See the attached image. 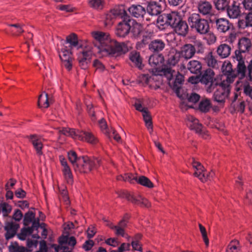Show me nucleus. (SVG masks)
Instances as JSON below:
<instances>
[{"label": "nucleus", "instance_id": "nucleus-1", "mask_svg": "<svg viewBox=\"0 0 252 252\" xmlns=\"http://www.w3.org/2000/svg\"><path fill=\"white\" fill-rule=\"evenodd\" d=\"M92 35L97 53L102 56L108 55L117 58L128 51V48L124 43H119L111 39L104 32H93Z\"/></svg>", "mask_w": 252, "mask_h": 252}, {"label": "nucleus", "instance_id": "nucleus-2", "mask_svg": "<svg viewBox=\"0 0 252 252\" xmlns=\"http://www.w3.org/2000/svg\"><path fill=\"white\" fill-rule=\"evenodd\" d=\"M156 66L151 70L152 75L150 76H145L146 83L152 88L156 89L159 88L161 84V77L165 76L168 80H170L173 77L174 71H172L171 66L168 65H173L175 64H162L160 65H158L159 64H155Z\"/></svg>", "mask_w": 252, "mask_h": 252}, {"label": "nucleus", "instance_id": "nucleus-3", "mask_svg": "<svg viewBox=\"0 0 252 252\" xmlns=\"http://www.w3.org/2000/svg\"><path fill=\"white\" fill-rule=\"evenodd\" d=\"M248 77L245 76L246 67L245 64H238V75H240V80L237 81L236 85L237 91H243L244 93L252 98V64H249Z\"/></svg>", "mask_w": 252, "mask_h": 252}, {"label": "nucleus", "instance_id": "nucleus-4", "mask_svg": "<svg viewBox=\"0 0 252 252\" xmlns=\"http://www.w3.org/2000/svg\"><path fill=\"white\" fill-rule=\"evenodd\" d=\"M188 22L192 31L199 34H206L210 31L208 21L201 18L198 13L190 14L188 18Z\"/></svg>", "mask_w": 252, "mask_h": 252}, {"label": "nucleus", "instance_id": "nucleus-5", "mask_svg": "<svg viewBox=\"0 0 252 252\" xmlns=\"http://www.w3.org/2000/svg\"><path fill=\"white\" fill-rule=\"evenodd\" d=\"M60 132L63 135L71 136L75 139L86 141L91 144H95L97 142V139L90 132L86 131H79L72 128H63Z\"/></svg>", "mask_w": 252, "mask_h": 252}, {"label": "nucleus", "instance_id": "nucleus-6", "mask_svg": "<svg viewBox=\"0 0 252 252\" xmlns=\"http://www.w3.org/2000/svg\"><path fill=\"white\" fill-rule=\"evenodd\" d=\"M100 165V160L98 158L91 159L87 157H79L78 165H75V171L81 173H88Z\"/></svg>", "mask_w": 252, "mask_h": 252}, {"label": "nucleus", "instance_id": "nucleus-7", "mask_svg": "<svg viewBox=\"0 0 252 252\" xmlns=\"http://www.w3.org/2000/svg\"><path fill=\"white\" fill-rule=\"evenodd\" d=\"M238 50L235 52L234 58L238 63H245L246 53L252 49V44L250 39L247 37H242L239 40L238 43Z\"/></svg>", "mask_w": 252, "mask_h": 252}, {"label": "nucleus", "instance_id": "nucleus-8", "mask_svg": "<svg viewBox=\"0 0 252 252\" xmlns=\"http://www.w3.org/2000/svg\"><path fill=\"white\" fill-rule=\"evenodd\" d=\"M193 168L195 170L193 174L194 176L198 178L202 182H205L208 180H211L214 177L215 174L213 171L207 173L205 168L201 163L196 160L192 158L190 160Z\"/></svg>", "mask_w": 252, "mask_h": 252}, {"label": "nucleus", "instance_id": "nucleus-9", "mask_svg": "<svg viewBox=\"0 0 252 252\" xmlns=\"http://www.w3.org/2000/svg\"><path fill=\"white\" fill-rule=\"evenodd\" d=\"M128 10L132 17L136 18L143 24L148 25L151 22V18L147 16L146 8L140 4H133L128 8Z\"/></svg>", "mask_w": 252, "mask_h": 252}, {"label": "nucleus", "instance_id": "nucleus-10", "mask_svg": "<svg viewBox=\"0 0 252 252\" xmlns=\"http://www.w3.org/2000/svg\"><path fill=\"white\" fill-rule=\"evenodd\" d=\"M122 20L116 28L115 34L118 37H125L130 33V24L134 22V20L127 13L123 15Z\"/></svg>", "mask_w": 252, "mask_h": 252}, {"label": "nucleus", "instance_id": "nucleus-11", "mask_svg": "<svg viewBox=\"0 0 252 252\" xmlns=\"http://www.w3.org/2000/svg\"><path fill=\"white\" fill-rule=\"evenodd\" d=\"M209 21L212 25H215L217 30L220 32L225 33L233 28L232 24L228 20L221 18H217L216 15H212L209 18Z\"/></svg>", "mask_w": 252, "mask_h": 252}, {"label": "nucleus", "instance_id": "nucleus-12", "mask_svg": "<svg viewBox=\"0 0 252 252\" xmlns=\"http://www.w3.org/2000/svg\"><path fill=\"white\" fill-rule=\"evenodd\" d=\"M230 84L226 82H221L219 85L214 94V99L218 102H223L229 95L230 87Z\"/></svg>", "mask_w": 252, "mask_h": 252}, {"label": "nucleus", "instance_id": "nucleus-13", "mask_svg": "<svg viewBox=\"0 0 252 252\" xmlns=\"http://www.w3.org/2000/svg\"><path fill=\"white\" fill-rule=\"evenodd\" d=\"M187 120L188 122V125L191 130H195V132L204 138H207L208 136L207 132L203 129L202 125L200 124L198 120L191 115L188 116Z\"/></svg>", "mask_w": 252, "mask_h": 252}, {"label": "nucleus", "instance_id": "nucleus-14", "mask_svg": "<svg viewBox=\"0 0 252 252\" xmlns=\"http://www.w3.org/2000/svg\"><path fill=\"white\" fill-rule=\"evenodd\" d=\"M214 72L211 69H208L206 70L201 79V82L206 85L208 93L212 92L213 89L218 85L216 80H214Z\"/></svg>", "mask_w": 252, "mask_h": 252}, {"label": "nucleus", "instance_id": "nucleus-15", "mask_svg": "<svg viewBox=\"0 0 252 252\" xmlns=\"http://www.w3.org/2000/svg\"><path fill=\"white\" fill-rule=\"evenodd\" d=\"M123 7H116L111 10L105 16V23L106 25H111L115 19L120 17L123 18V15L126 14Z\"/></svg>", "mask_w": 252, "mask_h": 252}, {"label": "nucleus", "instance_id": "nucleus-16", "mask_svg": "<svg viewBox=\"0 0 252 252\" xmlns=\"http://www.w3.org/2000/svg\"><path fill=\"white\" fill-rule=\"evenodd\" d=\"M238 64L237 65V66ZM222 70L223 75L226 77L225 79L222 80V82H226L228 84H231L234 82L235 78L237 76L239 77V80H240V75H238V69L237 70V74L236 71L233 70L232 67V64H222Z\"/></svg>", "mask_w": 252, "mask_h": 252}, {"label": "nucleus", "instance_id": "nucleus-17", "mask_svg": "<svg viewBox=\"0 0 252 252\" xmlns=\"http://www.w3.org/2000/svg\"><path fill=\"white\" fill-rule=\"evenodd\" d=\"M146 11L147 13V16L150 17L151 19H152L154 17H156L160 13L161 7L157 4V2L151 1L147 4ZM154 23V21L152 20L151 22L150 23Z\"/></svg>", "mask_w": 252, "mask_h": 252}, {"label": "nucleus", "instance_id": "nucleus-18", "mask_svg": "<svg viewBox=\"0 0 252 252\" xmlns=\"http://www.w3.org/2000/svg\"><path fill=\"white\" fill-rule=\"evenodd\" d=\"M198 11L204 16H209L215 15L213 13V7L212 4L207 1H200L197 5Z\"/></svg>", "mask_w": 252, "mask_h": 252}, {"label": "nucleus", "instance_id": "nucleus-19", "mask_svg": "<svg viewBox=\"0 0 252 252\" xmlns=\"http://www.w3.org/2000/svg\"><path fill=\"white\" fill-rule=\"evenodd\" d=\"M65 43L69 44L68 48L70 49L76 48L77 49L83 48V45L78 41L76 34L72 33L66 37Z\"/></svg>", "mask_w": 252, "mask_h": 252}, {"label": "nucleus", "instance_id": "nucleus-20", "mask_svg": "<svg viewBox=\"0 0 252 252\" xmlns=\"http://www.w3.org/2000/svg\"><path fill=\"white\" fill-rule=\"evenodd\" d=\"M19 228V224L16 222H8L5 226V230L6 231L5 237L6 239H9L14 237Z\"/></svg>", "mask_w": 252, "mask_h": 252}, {"label": "nucleus", "instance_id": "nucleus-21", "mask_svg": "<svg viewBox=\"0 0 252 252\" xmlns=\"http://www.w3.org/2000/svg\"><path fill=\"white\" fill-rule=\"evenodd\" d=\"M226 11L228 16L230 18H236L240 14V3L234 1L231 5H228Z\"/></svg>", "mask_w": 252, "mask_h": 252}, {"label": "nucleus", "instance_id": "nucleus-22", "mask_svg": "<svg viewBox=\"0 0 252 252\" xmlns=\"http://www.w3.org/2000/svg\"><path fill=\"white\" fill-rule=\"evenodd\" d=\"M31 142L32 143L38 155H42V149L43 148L42 139L37 135H31L30 136Z\"/></svg>", "mask_w": 252, "mask_h": 252}, {"label": "nucleus", "instance_id": "nucleus-23", "mask_svg": "<svg viewBox=\"0 0 252 252\" xmlns=\"http://www.w3.org/2000/svg\"><path fill=\"white\" fill-rule=\"evenodd\" d=\"M71 50L65 46L62 49L59 53V56L63 62L66 63H71L72 62Z\"/></svg>", "mask_w": 252, "mask_h": 252}, {"label": "nucleus", "instance_id": "nucleus-24", "mask_svg": "<svg viewBox=\"0 0 252 252\" xmlns=\"http://www.w3.org/2000/svg\"><path fill=\"white\" fill-rule=\"evenodd\" d=\"M174 12L164 13L159 15L157 19V22L161 26H169L173 17Z\"/></svg>", "mask_w": 252, "mask_h": 252}, {"label": "nucleus", "instance_id": "nucleus-25", "mask_svg": "<svg viewBox=\"0 0 252 252\" xmlns=\"http://www.w3.org/2000/svg\"><path fill=\"white\" fill-rule=\"evenodd\" d=\"M194 54L195 49L192 44H187L183 47L181 55L183 59H190Z\"/></svg>", "mask_w": 252, "mask_h": 252}, {"label": "nucleus", "instance_id": "nucleus-26", "mask_svg": "<svg viewBox=\"0 0 252 252\" xmlns=\"http://www.w3.org/2000/svg\"><path fill=\"white\" fill-rule=\"evenodd\" d=\"M165 47L164 42L161 39H155L151 42L149 45V49L155 52L162 51Z\"/></svg>", "mask_w": 252, "mask_h": 252}, {"label": "nucleus", "instance_id": "nucleus-27", "mask_svg": "<svg viewBox=\"0 0 252 252\" xmlns=\"http://www.w3.org/2000/svg\"><path fill=\"white\" fill-rule=\"evenodd\" d=\"M231 47L226 44H221L219 46L217 53L221 58L227 57L230 54Z\"/></svg>", "mask_w": 252, "mask_h": 252}, {"label": "nucleus", "instance_id": "nucleus-28", "mask_svg": "<svg viewBox=\"0 0 252 252\" xmlns=\"http://www.w3.org/2000/svg\"><path fill=\"white\" fill-rule=\"evenodd\" d=\"M50 101L48 98V94L45 92H43L38 97V105L41 108H47L49 106Z\"/></svg>", "mask_w": 252, "mask_h": 252}, {"label": "nucleus", "instance_id": "nucleus-29", "mask_svg": "<svg viewBox=\"0 0 252 252\" xmlns=\"http://www.w3.org/2000/svg\"><path fill=\"white\" fill-rule=\"evenodd\" d=\"M184 76L178 71V74L176 75L175 80L174 83V85L172 87L173 89L175 91L177 95L179 96V91L181 88L180 85L183 83L184 79Z\"/></svg>", "mask_w": 252, "mask_h": 252}, {"label": "nucleus", "instance_id": "nucleus-30", "mask_svg": "<svg viewBox=\"0 0 252 252\" xmlns=\"http://www.w3.org/2000/svg\"><path fill=\"white\" fill-rule=\"evenodd\" d=\"M92 57V52L90 50H83L78 54V59L79 63L90 62Z\"/></svg>", "mask_w": 252, "mask_h": 252}, {"label": "nucleus", "instance_id": "nucleus-31", "mask_svg": "<svg viewBox=\"0 0 252 252\" xmlns=\"http://www.w3.org/2000/svg\"><path fill=\"white\" fill-rule=\"evenodd\" d=\"M189 25L187 23L183 20L177 28H176L175 32L179 35L186 36L189 32Z\"/></svg>", "mask_w": 252, "mask_h": 252}, {"label": "nucleus", "instance_id": "nucleus-32", "mask_svg": "<svg viewBox=\"0 0 252 252\" xmlns=\"http://www.w3.org/2000/svg\"><path fill=\"white\" fill-rule=\"evenodd\" d=\"M131 30L130 32L134 38L138 37L142 31L141 25L134 20V22L130 24Z\"/></svg>", "mask_w": 252, "mask_h": 252}, {"label": "nucleus", "instance_id": "nucleus-33", "mask_svg": "<svg viewBox=\"0 0 252 252\" xmlns=\"http://www.w3.org/2000/svg\"><path fill=\"white\" fill-rule=\"evenodd\" d=\"M215 8L219 11L223 12L226 11L229 3L228 0H213Z\"/></svg>", "mask_w": 252, "mask_h": 252}, {"label": "nucleus", "instance_id": "nucleus-34", "mask_svg": "<svg viewBox=\"0 0 252 252\" xmlns=\"http://www.w3.org/2000/svg\"><path fill=\"white\" fill-rule=\"evenodd\" d=\"M62 171L65 180L68 184L71 185L73 182V176L70 167L68 165L63 166Z\"/></svg>", "mask_w": 252, "mask_h": 252}, {"label": "nucleus", "instance_id": "nucleus-35", "mask_svg": "<svg viewBox=\"0 0 252 252\" xmlns=\"http://www.w3.org/2000/svg\"><path fill=\"white\" fill-rule=\"evenodd\" d=\"M142 116L143 120L145 123V125L149 131V132L151 134L153 132V128L152 118L149 112L148 111L147 112H144V113L142 114Z\"/></svg>", "mask_w": 252, "mask_h": 252}, {"label": "nucleus", "instance_id": "nucleus-36", "mask_svg": "<svg viewBox=\"0 0 252 252\" xmlns=\"http://www.w3.org/2000/svg\"><path fill=\"white\" fill-rule=\"evenodd\" d=\"M183 21V19L177 13L174 12L173 17L171 19L169 26L173 29L175 32L176 28H177L181 22Z\"/></svg>", "mask_w": 252, "mask_h": 252}, {"label": "nucleus", "instance_id": "nucleus-37", "mask_svg": "<svg viewBox=\"0 0 252 252\" xmlns=\"http://www.w3.org/2000/svg\"><path fill=\"white\" fill-rule=\"evenodd\" d=\"M183 59L180 52L170 53L168 55L167 63H178L179 62H183Z\"/></svg>", "mask_w": 252, "mask_h": 252}, {"label": "nucleus", "instance_id": "nucleus-38", "mask_svg": "<svg viewBox=\"0 0 252 252\" xmlns=\"http://www.w3.org/2000/svg\"><path fill=\"white\" fill-rule=\"evenodd\" d=\"M129 59L133 63H142L143 59L139 52L134 50L129 54Z\"/></svg>", "mask_w": 252, "mask_h": 252}, {"label": "nucleus", "instance_id": "nucleus-39", "mask_svg": "<svg viewBox=\"0 0 252 252\" xmlns=\"http://www.w3.org/2000/svg\"><path fill=\"white\" fill-rule=\"evenodd\" d=\"M137 183L140 185L148 188H152L154 185L152 182L146 177L144 176H139L137 178Z\"/></svg>", "mask_w": 252, "mask_h": 252}, {"label": "nucleus", "instance_id": "nucleus-40", "mask_svg": "<svg viewBox=\"0 0 252 252\" xmlns=\"http://www.w3.org/2000/svg\"><path fill=\"white\" fill-rule=\"evenodd\" d=\"M118 195L119 197L126 199L127 200L133 202H137L138 200L136 199L135 196L131 194L127 190H121L119 192Z\"/></svg>", "mask_w": 252, "mask_h": 252}, {"label": "nucleus", "instance_id": "nucleus-41", "mask_svg": "<svg viewBox=\"0 0 252 252\" xmlns=\"http://www.w3.org/2000/svg\"><path fill=\"white\" fill-rule=\"evenodd\" d=\"M201 64H187V69L191 73L200 74L201 72Z\"/></svg>", "mask_w": 252, "mask_h": 252}, {"label": "nucleus", "instance_id": "nucleus-42", "mask_svg": "<svg viewBox=\"0 0 252 252\" xmlns=\"http://www.w3.org/2000/svg\"><path fill=\"white\" fill-rule=\"evenodd\" d=\"M211 108V103L209 99L202 100L199 104V109L202 112H208Z\"/></svg>", "mask_w": 252, "mask_h": 252}, {"label": "nucleus", "instance_id": "nucleus-43", "mask_svg": "<svg viewBox=\"0 0 252 252\" xmlns=\"http://www.w3.org/2000/svg\"><path fill=\"white\" fill-rule=\"evenodd\" d=\"M12 210V207L6 202H3L0 205V212H1L3 216L6 217L10 213Z\"/></svg>", "mask_w": 252, "mask_h": 252}, {"label": "nucleus", "instance_id": "nucleus-44", "mask_svg": "<svg viewBox=\"0 0 252 252\" xmlns=\"http://www.w3.org/2000/svg\"><path fill=\"white\" fill-rule=\"evenodd\" d=\"M164 60L162 54H155L150 57L149 63H164Z\"/></svg>", "mask_w": 252, "mask_h": 252}, {"label": "nucleus", "instance_id": "nucleus-45", "mask_svg": "<svg viewBox=\"0 0 252 252\" xmlns=\"http://www.w3.org/2000/svg\"><path fill=\"white\" fill-rule=\"evenodd\" d=\"M68 156L69 160L75 169V165H78V159L79 158L77 157L76 153L73 151H71L68 153Z\"/></svg>", "mask_w": 252, "mask_h": 252}, {"label": "nucleus", "instance_id": "nucleus-46", "mask_svg": "<svg viewBox=\"0 0 252 252\" xmlns=\"http://www.w3.org/2000/svg\"><path fill=\"white\" fill-rule=\"evenodd\" d=\"M106 225L112 229L115 230V234L117 235H121L123 237L125 236V229L117 225H113L111 222H108Z\"/></svg>", "mask_w": 252, "mask_h": 252}, {"label": "nucleus", "instance_id": "nucleus-47", "mask_svg": "<svg viewBox=\"0 0 252 252\" xmlns=\"http://www.w3.org/2000/svg\"><path fill=\"white\" fill-rule=\"evenodd\" d=\"M135 198L138 201L137 202H133L132 203L139 205L143 207H149L150 206V204L149 201L146 199L142 197L141 195L135 196Z\"/></svg>", "mask_w": 252, "mask_h": 252}, {"label": "nucleus", "instance_id": "nucleus-48", "mask_svg": "<svg viewBox=\"0 0 252 252\" xmlns=\"http://www.w3.org/2000/svg\"><path fill=\"white\" fill-rule=\"evenodd\" d=\"M34 218V214L32 212H28L27 213L24 218V224L25 225H29Z\"/></svg>", "mask_w": 252, "mask_h": 252}, {"label": "nucleus", "instance_id": "nucleus-49", "mask_svg": "<svg viewBox=\"0 0 252 252\" xmlns=\"http://www.w3.org/2000/svg\"><path fill=\"white\" fill-rule=\"evenodd\" d=\"M102 0H90L89 4L91 7L95 9H101L103 7Z\"/></svg>", "mask_w": 252, "mask_h": 252}, {"label": "nucleus", "instance_id": "nucleus-50", "mask_svg": "<svg viewBox=\"0 0 252 252\" xmlns=\"http://www.w3.org/2000/svg\"><path fill=\"white\" fill-rule=\"evenodd\" d=\"M33 230L32 226L23 228L21 233L19 236V238L22 240H24L27 235H30L33 233Z\"/></svg>", "mask_w": 252, "mask_h": 252}, {"label": "nucleus", "instance_id": "nucleus-51", "mask_svg": "<svg viewBox=\"0 0 252 252\" xmlns=\"http://www.w3.org/2000/svg\"><path fill=\"white\" fill-rule=\"evenodd\" d=\"M200 231L202 234V236L205 245L208 246L209 245V239L207 237V232L205 228L201 224H199Z\"/></svg>", "mask_w": 252, "mask_h": 252}, {"label": "nucleus", "instance_id": "nucleus-52", "mask_svg": "<svg viewBox=\"0 0 252 252\" xmlns=\"http://www.w3.org/2000/svg\"><path fill=\"white\" fill-rule=\"evenodd\" d=\"M149 38L147 36L144 37L140 41H138L136 44V48L138 50L144 48L149 43Z\"/></svg>", "mask_w": 252, "mask_h": 252}, {"label": "nucleus", "instance_id": "nucleus-53", "mask_svg": "<svg viewBox=\"0 0 252 252\" xmlns=\"http://www.w3.org/2000/svg\"><path fill=\"white\" fill-rule=\"evenodd\" d=\"M137 176L131 173H126L125 174V181L128 182L131 184H133L135 182H137Z\"/></svg>", "mask_w": 252, "mask_h": 252}, {"label": "nucleus", "instance_id": "nucleus-54", "mask_svg": "<svg viewBox=\"0 0 252 252\" xmlns=\"http://www.w3.org/2000/svg\"><path fill=\"white\" fill-rule=\"evenodd\" d=\"M195 49V53H202L204 52V45L200 41H196L194 43L193 45Z\"/></svg>", "mask_w": 252, "mask_h": 252}, {"label": "nucleus", "instance_id": "nucleus-55", "mask_svg": "<svg viewBox=\"0 0 252 252\" xmlns=\"http://www.w3.org/2000/svg\"><path fill=\"white\" fill-rule=\"evenodd\" d=\"M98 124L99 127L103 132L106 134L108 133L109 130L105 120L104 119H101L98 121Z\"/></svg>", "mask_w": 252, "mask_h": 252}, {"label": "nucleus", "instance_id": "nucleus-56", "mask_svg": "<svg viewBox=\"0 0 252 252\" xmlns=\"http://www.w3.org/2000/svg\"><path fill=\"white\" fill-rule=\"evenodd\" d=\"M86 105L88 113L91 118V120L93 121H95L96 118L95 116L94 111L92 104L91 103H86Z\"/></svg>", "mask_w": 252, "mask_h": 252}, {"label": "nucleus", "instance_id": "nucleus-57", "mask_svg": "<svg viewBox=\"0 0 252 252\" xmlns=\"http://www.w3.org/2000/svg\"><path fill=\"white\" fill-rule=\"evenodd\" d=\"M200 99V96L196 93H191L188 97L189 102L195 103L198 101Z\"/></svg>", "mask_w": 252, "mask_h": 252}, {"label": "nucleus", "instance_id": "nucleus-58", "mask_svg": "<svg viewBox=\"0 0 252 252\" xmlns=\"http://www.w3.org/2000/svg\"><path fill=\"white\" fill-rule=\"evenodd\" d=\"M106 134L110 137H113L117 141H119L121 140L119 135L113 128H111V131L110 132L108 131V133Z\"/></svg>", "mask_w": 252, "mask_h": 252}, {"label": "nucleus", "instance_id": "nucleus-59", "mask_svg": "<svg viewBox=\"0 0 252 252\" xmlns=\"http://www.w3.org/2000/svg\"><path fill=\"white\" fill-rule=\"evenodd\" d=\"M204 60L207 62L206 63H217V61L212 55V52H210L207 56H205Z\"/></svg>", "mask_w": 252, "mask_h": 252}, {"label": "nucleus", "instance_id": "nucleus-60", "mask_svg": "<svg viewBox=\"0 0 252 252\" xmlns=\"http://www.w3.org/2000/svg\"><path fill=\"white\" fill-rule=\"evenodd\" d=\"M131 245L133 249L136 251L142 252L141 244L139 241L133 240L131 242Z\"/></svg>", "mask_w": 252, "mask_h": 252}, {"label": "nucleus", "instance_id": "nucleus-61", "mask_svg": "<svg viewBox=\"0 0 252 252\" xmlns=\"http://www.w3.org/2000/svg\"><path fill=\"white\" fill-rule=\"evenodd\" d=\"M242 3L246 10H252V0H243Z\"/></svg>", "mask_w": 252, "mask_h": 252}, {"label": "nucleus", "instance_id": "nucleus-62", "mask_svg": "<svg viewBox=\"0 0 252 252\" xmlns=\"http://www.w3.org/2000/svg\"><path fill=\"white\" fill-rule=\"evenodd\" d=\"M246 27H252V11L249 12L246 17Z\"/></svg>", "mask_w": 252, "mask_h": 252}, {"label": "nucleus", "instance_id": "nucleus-63", "mask_svg": "<svg viewBox=\"0 0 252 252\" xmlns=\"http://www.w3.org/2000/svg\"><path fill=\"white\" fill-rule=\"evenodd\" d=\"M94 243L93 240L86 241L83 245V248L86 251L90 250L94 246Z\"/></svg>", "mask_w": 252, "mask_h": 252}, {"label": "nucleus", "instance_id": "nucleus-64", "mask_svg": "<svg viewBox=\"0 0 252 252\" xmlns=\"http://www.w3.org/2000/svg\"><path fill=\"white\" fill-rule=\"evenodd\" d=\"M23 217V214L21 211L19 210H17L15 211L13 216V218L16 221H19L21 220Z\"/></svg>", "mask_w": 252, "mask_h": 252}]
</instances>
